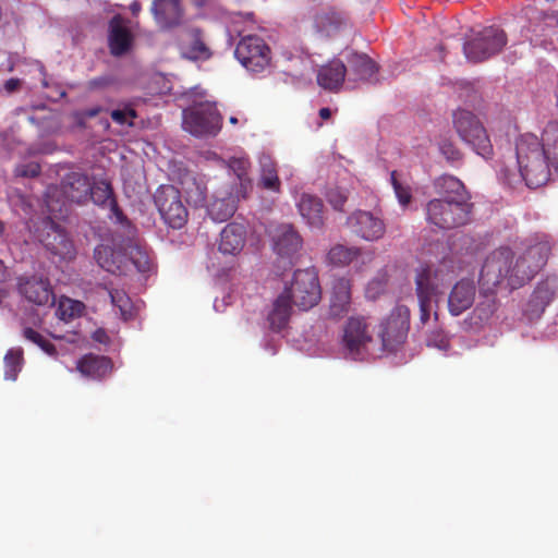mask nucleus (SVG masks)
Instances as JSON below:
<instances>
[{
  "label": "nucleus",
  "instance_id": "nucleus-45",
  "mask_svg": "<svg viewBox=\"0 0 558 558\" xmlns=\"http://www.w3.org/2000/svg\"><path fill=\"white\" fill-rule=\"evenodd\" d=\"M391 184L393 186L396 196L403 207L408 206L412 201V193L409 186L403 185L397 179V172L392 171L390 174Z\"/></svg>",
  "mask_w": 558,
  "mask_h": 558
},
{
  "label": "nucleus",
  "instance_id": "nucleus-27",
  "mask_svg": "<svg viewBox=\"0 0 558 558\" xmlns=\"http://www.w3.org/2000/svg\"><path fill=\"white\" fill-rule=\"evenodd\" d=\"M351 305V282L347 278L333 281L330 296L329 315L333 318L343 317Z\"/></svg>",
  "mask_w": 558,
  "mask_h": 558
},
{
  "label": "nucleus",
  "instance_id": "nucleus-17",
  "mask_svg": "<svg viewBox=\"0 0 558 558\" xmlns=\"http://www.w3.org/2000/svg\"><path fill=\"white\" fill-rule=\"evenodd\" d=\"M150 13L161 31L180 27L185 19V10L181 0H153Z\"/></svg>",
  "mask_w": 558,
  "mask_h": 558
},
{
  "label": "nucleus",
  "instance_id": "nucleus-18",
  "mask_svg": "<svg viewBox=\"0 0 558 558\" xmlns=\"http://www.w3.org/2000/svg\"><path fill=\"white\" fill-rule=\"evenodd\" d=\"M179 49L182 58L191 61H206L213 56L203 29L195 26L189 27L182 33Z\"/></svg>",
  "mask_w": 558,
  "mask_h": 558
},
{
  "label": "nucleus",
  "instance_id": "nucleus-52",
  "mask_svg": "<svg viewBox=\"0 0 558 558\" xmlns=\"http://www.w3.org/2000/svg\"><path fill=\"white\" fill-rule=\"evenodd\" d=\"M420 304V322L425 325L430 317L432 311V299H418Z\"/></svg>",
  "mask_w": 558,
  "mask_h": 558
},
{
  "label": "nucleus",
  "instance_id": "nucleus-9",
  "mask_svg": "<svg viewBox=\"0 0 558 558\" xmlns=\"http://www.w3.org/2000/svg\"><path fill=\"white\" fill-rule=\"evenodd\" d=\"M549 253L550 246L547 242H538L529 246L513 263L512 288H520L531 280L547 263Z\"/></svg>",
  "mask_w": 558,
  "mask_h": 558
},
{
  "label": "nucleus",
  "instance_id": "nucleus-54",
  "mask_svg": "<svg viewBox=\"0 0 558 558\" xmlns=\"http://www.w3.org/2000/svg\"><path fill=\"white\" fill-rule=\"evenodd\" d=\"M102 111H104V108L101 106H94V107L81 110V112L84 114V117L86 119L95 118Z\"/></svg>",
  "mask_w": 558,
  "mask_h": 558
},
{
  "label": "nucleus",
  "instance_id": "nucleus-50",
  "mask_svg": "<svg viewBox=\"0 0 558 558\" xmlns=\"http://www.w3.org/2000/svg\"><path fill=\"white\" fill-rule=\"evenodd\" d=\"M109 295L111 303L119 307L122 313H125L130 305V299L125 292L120 290H110Z\"/></svg>",
  "mask_w": 558,
  "mask_h": 558
},
{
  "label": "nucleus",
  "instance_id": "nucleus-3",
  "mask_svg": "<svg viewBox=\"0 0 558 558\" xmlns=\"http://www.w3.org/2000/svg\"><path fill=\"white\" fill-rule=\"evenodd\" d=\"M472 208L471 202L434 198L426 204V220L441 230L459 228L471 220Z\"/></svg>",
  "mask_w": 558,
  "mask_h": 558
},
{
  "label": "nucleus",
  "instance_id": "nucleus-14",
  "mask_svg": "<svg viewBox=\"0 0 558 558\" xmlns=\"http://www.w3.org/2000/svg\"><path fill=\"white\" fill-rule=\"evenodd\" d=\"M372 340L369 325L365 317L352 316L348 319L343 329V344L353 359H357L365 352Z\"/></svg>",
  "mask_w": 558,
  "mask_h": 558
},
{
  "label": "nucleus",
  "instance_id": "nucleus-24",
  "mask_svg": "<svg viewBox=\"0 0 558 558\" xmlns=\"http://www.w3.org/2000/svg\"><path fill=\"white\" fill-rule=\"evenodd\" d=\"M180 185L189 204L194 207L206 205L207 183L204 175L185 170L180 174Z\"/></svg>",
  "mask_w": 558,
  "mask_h": 558
},
{
  "label": "nucleus",
  "instance_id": "nucleus-39",
  "mask_svg": "<svg viewBox=\"0 0 558 558\" xmlns=\"http://www.w3.org/2000/svg\"><path fill=\"white\" fill-rule=\"evenodd\" d=\"M129 262H131L136 270L142 274H147L153 268V262L149 254L142 246L134 244L129 246L126 254Z\"/></svg>",
  "mask_w": 558,
  "mask_h": 558
},
{
  "label": "nucleus",
  "instance_id": "nucleus-5",
  "mask_svg": "<svg viewBox=\"0 0 558 558\" xmlns=\"http://www.w3.org/2000/svg\"><path fill=\"white\" fill-rule=\"evenodd\" d=\"M453 126L459 137L477 155L485 159L493 156V145L480 120L468 110L459 109L453 113Z\"/></svg>",
  "mask_w": 558,
  "mask_h": 558
},
{
  "label": "nucleus",
  "instance_id": "nucleus-13",
  "mask_svg": "<svg viewBox=\"0 0 558 558\" xmlns=\"http://www.w3.org/2000/svg\"><path fill=\"white\" fill-rule=\"evenodd\" d=\"M43 245L53 255L61 259L75 257V247L65 230L51 219L44 222V229L39 234Z\"/></svg>",
  "mask_w": 558,
  "mask_h": 558
},
{
  "label": "nucleus",
  "instance_id": "nucleus-42",
  "mask_svg": "<svg viewBox=\"0 0 558 558\" xmlns=\"http://www.w3.org/2000/svg\"><path fill=\"white\" fill-rule=\"evenodd\" d=\"M23 337L38 345L44 352L47 354L54 356L57 355V349L49 340H47L41 333L34 330L31 327H25L23 329Z\"/></svg>",
  "mask_w": 558,
  "mask_h": 558
},
{
  "label": "nucleus",
  "instance_id": "nucleus-11",
  "mask_svg": "<svg viewBox=\"0 0 558 558\" xmlns=\"http://www.w3.org/2000/svg\"><path fill=\"white\" fill-rule=\"evenodd\" d=\"M222 125V117L211 104L183 111V128L195 136L216 135Z\"/></svg>",
  "mask_w": 558,
  "mask_h": 558
},
{
  "label": "nucleus",
  "instance_id": "nucleus-4",
  "mask_svg": "<svg viewBox=\"0 0 558 558\" xmlns=\"http://www.w3.org/2000/svg\"><path fill=\"white\" fill-rule=\"evenodd\" d=\"M281 293H286L300 311L315 307L322 300V288L315 268L295 270L290 284Z\"/></svg>",
  "mask_w": 558,
  "mask_h": 558
},
{
  "label": "nucleus",
  "instance_id": "nucleus-51",
  "mask_svg": "<svg viewBox=\"0 0 558 558\" xmlns=\"http://www.w3.org/2000/svg\"><path fill=\"white\" fill-rule=\"evenodd\" d=\"M41 167L37 162H28L26 165L21 166L19 169V174L25 178H36L40 174Z\"/></svg>",
  "mask_w": 558,
  "mask_h": 558
},
{
  "label": "nucleus",
  "instance_id": "nucleus-20",
  "mask_svg": "<svg viewBox=\"0 0 558 558\" xmlns=\"http://www.w3.org/2000/svg\"><path fill=\"white\" fill-rule=\"evenodd\" d=\"M60 186L63 196L72 203L85 204L89 201L90 180L85 173L73 171L65 174Z\"/></svg>",
  "mask_w": 558,
  "mask_h": 558
},
{
  "label": "nucleus",
  "instance_id": "nucleus-47",
  "mask_svg": "<svg viewBox=\"0 0 558 558\" xmlns=\"http://www.w3.org/2000/svg\"><path fill=\"white\" fill-rule=\"evenodd\" d=\"M480 293H481V295H483L485 298V300L481 301L477 304L475 311L478 313V316L481 319H488L496 311L495 292L486 294V293H482L480 291Z\"/></svg>",
  "mask_w": 558,
  "mask_h": 558
},
{
  "label": "nucleus",
  "instance_id": "nucleus-34",
  "mask_svg": "<svg viewBox=\"0 0 558 558\" xmlns=\"http://www.w3.org/2000/svg\"><path fill=\"white\" fill-rule=\"evenodd\" d=\"M241 197H236V192L227 197L215 198L208 206L207 213L209 217L219 222L227 221L236 210V202Z\"/></svg>",
  "mask_w": 558,
  "mask_h": 558
},
{
  "label": "nucleus",
  "instance_id": "nucleus-2",
  "mask_svg": "<svg viewBox=\"0 0 558 558\" xmlns=\"http://www.w3.org/2000/svg\"><path fill=\"white\" fill-rule=\"evenodd\" d=\"M514 255L509 247H499L493 251L485 258L478 278V286L482 293L496 292L498 286L507 282L512 288V274L514 271Z\"/></svg>",
  "mask_w": 558,
  "mask_h": 558
},
{
  "label": "nucleus",
  "instance_id": "nucleus-8",
  "mask_svg": "<svg viewBox=\"0 0 558 558\" xmlns=\"http://www.w3.org/2000/svg\"><path fill=\"white\" fill-rule=\"evenodd\" d=\"M410 317L408 306L397 305L380 323L378 335L384 350L393 352L404 343L410 329Z\"/></svg>",
  "mask_w": 558,
  "mask_h": 558
},
{
  "label": "nucleus",
  "instance_id": "nucleus-63",
  "mask_svg": "<svg viewBox=\"0 0 558 558\" xmlns=\"http://www.w3.org/2000/svg\"><path fill=\"white\" fill-rule=\"evenodd\" d=\"M229 122H230L231 124H236V123H238V118H235V117H230Z\"/></svg>",
  "mask_w": 558,
  "mask_h": 558
},
{
  "label": "nucleus",
  "instance_id": "nucleus-29",
  "mask_svg": "<svg viewBox=\"0 0 558 558\" xmlns=\"http://www.w3.org/2000/svg\"><path fill=\"white\" fill-rule=\"evenodd\" d=\"M347 68L341 60H332L323 65L317 73V83L324 89L338 90L344 82Z\"/></svg>",
  "mask_w": 558,
  "mask_h": 558
},
{
  "label": "nucleus",
  "instance_id": "nucleus-33",
  "mask_svg": "<svg viewBox=\"0 0 558 558\" xmlns=\"http://www.w3.org/2000/svg\"><path fill=\"white\" fill-rule=\"evenodd\" d=\"M444 280L436 279L434 269L428 265H421L416 269L415 286L417 299H432L438 288V284Z\"/></svg>",
  "mask_w": 558,
  "mask_h": 558
},
{
  "label": "nucleus",
  "instance_id": "nucleus-60",
  "mask_svg": "<svg viewBox=\"0 0 558 558\" xmlns=\"http://www.w3.org/2000/svg\"><path fill=\"white\" fill-rule=\"evenodd\" d=\"M331 116V110L329 108H322L319 110V117L323 119V120H327L329 119Z\"/></svg>",
  "mask_w": 558,
  "mask_h": 558
},
{
  "label": "nucleus",
  "instance_id": "nucleus-15",
  "mask_svg": "<svg viewBox=\"0 0 558 558\" xmlns=\"http://www.w3.org/2000/svg\"><path fill=\"white\" fill-rule=\"evenodd\" d=\"M17 291L29 303L38 306L54 304V294L48 278L37 275L17 278Z\"/></svg>",
  "mask_w": 558,
  "mask_h": 558
},
{
  "label": "nucleus",
  "instance_id": "nucleus-44",
  "mask_svg": "<svg viewBox=\"0 0 558 558\" xmlns=\"http://www.w3.org/2000/svg\"><path fill=\"white\" fill-rule=\"evenodd\" d=\"M82 307L83 304L81 302L66 299L60 302L57 313L62 320L69 322L73 317L80 316Z\"/></svg>",
  "mask_w": 558,
  "mask_h": 558
},
{
  "label": "nucleus",
  "instance_id": "nucleus-46",
  "mask_svg": "<svg viewBox=\"0 0 558 558\" xmlns=\"http://www.w3.org/2000/svg\"><path fill=\"white\" fill-rule=\"evenodd\" d=\"M112 120L120 125L133 126V120L137 118L135 109L131 106H125L123 109L112 110L110 113Z\"/></svg>",
  "mask_w": 558,
  "mask_h": 558
},
{
  "label": "nucleus",
  "instance_id": "nucleus-36",
  "mask_svg": "<svg viewBox=\"0 0 558 558\" xmlns=\"http://www.w3.org/2000/svg\"><path fill=\"white\" fill-rule=\"evenodd\" d=\"M4 378L7 380H16L24 365V351L22 348H12L8 350L3 359Z\"/></svg>",
  "mask_w": 558,
  "mask_h": 558
},
{
  "label": "nucleus",
  "instance_id": "nucleus-1",
  "mask_svg": "<svg viewBox=\"0 0 558 558\" xmlns=\"http://www.w3.org/2000/svg\"><path fill=\"white\" fill-rule=\"evenodd\" d=\"M515 155L520 175L529 187L546 184L549 165L558 172V122H548L541 140L531 133L522 134L515 143Z\"/></svg>",
  "mask_w": 558,
  "mask_h": 558
},
{
  "label": "nucleus",
  "instance_id": "nucleus-64",
  "mask_svg": "<svg viewBox=\"0 0 558 558\" xmlns=\"http://www.w3.org/2000/svg\"><path fill=\"white\" fill-rule=\"evenodd\" d=\"M101 123H102V125H104L106 129H108V128L110 126V124H109V121H108V120H104V121H101Z\"/></svg>",
  "mask_w": 558,
  "mask_h": 558
},
{
  "label": "nucleus",
  "instance_id": "nucleus-28",
  "mask_svg": "<svg viewBox=\"0 0 558 558\" xmlns=\"http://www.w3.org/2000/svg\"><path fill=\"white\" fill-rule=\"evenodd\" d=\"M292 305L286 293H280L276 298L267 314V323L271 331L279 332L288 326L292 314Z\"/></svg>",
  "mask_w": 558,
  "mask_h": 558
},
{
  "label": "nucleus",
  "instance_id": "nucleus-6",
  "mask_svg": "<svg viewBox=\"0 0 558 558\" xmlns=\"http://www.w3.org/2000/svg\"><path fill=\"white\" fill-rule=\"evenodd\" d=\"M507 40L504 29L497 26H488L464 41L463 53L470 62H483L499 53L506 46Z\"/></svg>",
  "mask_w": 558,
  "mask_h": 558
},
{
  "label": "nucleus",
  "instance_id": "nucleus-49",
  "mask_svg": "<svg viewBox=\"0 0 558 558\" xmlns=\"http://www.w3.org/2000/svg\"><path fill=\"white\" fill-rule=\"evenodd\" d=\"M439 150L441 155L450 162L460 161L462 159L461 151L456 145L448 138H442L439 142Z\"/></svg>",
  "mask_w": 558,
  "mask_h": 558
},
{
  "label": "nucleus",
  "instance_id": "nucleus-48",
  "mask_svg": "<svg viewBox=\"0 0 558 558\" xmlns=\"http://www.w3.org/2000/svg\"><path fill=\"white\" fill-rule=\"evenodd\" d=\"M326 197L328 203L332 206V208L339 211L343 210L344 205L348 201L347 193L339 187L329 189L326 193Z\"/></svg>",
  "mask_w": 558,
  "mask_h": 558
},
{
  "label": "nucleus",
  "instance_id": "nucleus-10",
  "mask_svg": "<svg viewBox=\"0 0 558 558\" xmlns=\"http://www.w3.org/2000/svg\"><path fill=\"white\" fill-rule=\"evenodd\" d=\"M235 58L248 71L260 73L270 64V48L256 35L243 37L236 45Z\"/></svg>",
  "mask_w": 558,
  "mask_h": 558
},
{
  "label": "nucleus",
  "instance_id": "nucleus-57",
  "mask_svg": "<svg viewBox=\"0 0 558 558\" xmlns=\"http://www.w3.org/2000/svg\"><path fill=\"white\" fill-rule=\"evenodd\" d=\"M93 339L99 343H107L109 340V337L104 329H97L93 333Z\"/></svg>",
  "mask_w": 558,
  "mask_h": 558
},
{
  "label": "nucleus",
  "instance_id": "nucleus-31",
  "mask_svg": "<svg viewBox=\"0 0 558 558\" xmlns=\"http://www.w3.org/2000/svg\"><path fill=\"white\" fill-rule=\"evenodd\" d=\"M299 211L303 219L313 227L322 228L324 225L323 209L324 204L317 196L311 194H303L298 204Z\"/></svg>",
  "mask_w": 558,
  "mask_h": 558
},
{
  "label": "nucleus",
  "instance_id": "nucleus-26",
  "mask_svg": "<svg viewBox=\"0 0 558 558\" xmlns=\"http://www.w3.org/2000/svg\"><path fill=\"white\" fill-rule=\"evenodd\" d=\"M246 241V229L240 223H228L220 232L218 250L223 255L235 256L243 250Z\"/></svg>",
  "mask_w": 558,
  "mask_h": 558
},
{
  "label": "nucleus",
  "instance_id": "nucleus-38",
  "mask_svg": "<svg viewBox=\"0 0 558 558\" xmlns=\"http://www.w3.org/2000/svg\"><path fill=\"white\" fill-rule=\"evenodd\" d=\"M260 165V183L265 189L278 191L280 181L277 174L276 166L269 156L259 158Z\"/></svg>",
  "mask_w": 558,
  "mask_h": 558
},
{
  "label": "nucleus",
  "instance_id": "nucleus-32",
  "mask_svg": "<svg viewBox=\"0 0 558 558\" xmlns=\"http://www.w3.org/2000/svg\"><path fill=\"white\" fill-rule=\"evenodd\" d=\"M349 80L368 81L378 71L376 63L366 54L353 53L349 60Z\"/></svg>",
  "mask_w": 558,
  "mask_h": 558
},
{
  "label": "nucleus",
  "instance_id": "nucleus-53",
  "mask_svg": "<svg viewBox=\"0 0 558 558\" xmlns=\"http://www.w3.org/2000/svg\"><path fill=\"white\" fill-rule=\"evenodd\" d=\"M107 206L110 208L111 216L116 218L117 222L123 223L124 221H126V217L123 214V210L119 207L116 197L111 199V202L108 203Z\"/></svg>",
  "mask_w": 558,
  "mask_h": 558
},
{
  "label": "nucleus",
  "instance_id": "nucleus-25",
  "mask_svg": "<svg viewBox=\"0 0 558 558\" xmlns=\"http://www.w3.org/2000/svg\"><path fill=\"white\" fill-rule=\"evenodd\" d=\"M475 284L470 279H461L451 289L448 296V310L451 315L459 316L469 310L475 299Z\"/></svg>",
  "mask_w": 558,
  "mask_h": 558
},
{
  "label": "nucleus",
  "instance_id": "nucleus-41",
  "mask_svg": "<svg viewBox=\"0 0 558 558\" xmlns=\"http://www.w3.org/2000/svg\"><path fill=\"white\" fill-rule=\"evenodd\" d=\"M460 268V263L457 260L454 255L448 254L441 258L437 267L434 269V276L436 279L446 280L447 277H451Z\"/></svg>",
  "mask_w": 558,
  "mask_h": 558
},
{
  "label": "nucleus",
  "instance_id": "nucleus-43",
  "mask_svg": "<svg viewBox=\"0 0 558 558\" xmlns=\"http://www.w3.org/2000/svg\"><path fill=\"white\" fill-rule=\"evenodd\" d=\"M426 345L440 351H448L450 348V339L442 328L437 327L428 332Z\"/></svg>",
  "mask_w": 558,
  "mask_h": 558
},
{
  "label": "nucleus",
  "instance_id": "nucleus-58",
  "mask_svg": "<svg viewBox=\"0 0 558 558\" xmlns=\"http://www.w3.org/2000/svg\"><path fill=\"white\" fill-rule=\"evenodd\" d=\"M72 117L77 126H80V128L86 126L87 119L84 117V114L81 112V110L73 112Z\"/></svg>",
  "mask_w": 558,
  "mask_h": 558
},
{
  "label": "nucleus",
  "instance_id": "nucleus-62",
  "mask_svg": "<svg viewBox=\"0 0 558 558\" xmlns=\"http://www.w3.org/2000/svg\"><path fill=\"white\" fill-rule=\"evenodd\" d=\"M47 207L49 208V210H50L51 213H53V211L56 210V209H54V207H53V205H52V202H51V199H50L49 197H48V199H47Z\"/></svg>",
  "mask_w": 558,
  "mask_h": 558
},
{
  "label": "nucleus",
  "instance_id": "nucleus-30",
  "mask_svg": "<svg viewBox=\"0 0 558 558\" xmlns=\"http://www.w3.org/2000/svg\"><path fill=\"white\" fill-rule=\"evenodd\" d=\"M435 187L441 195L440 198H447L459 202H470V194L462 181L449 174H444L435 181Z\"/></svg>",
  "mask_w": 558,
  "mask_h": 558
},
{
  "label": "nucleus",
  "instance_id": "nucleus-59",
  "mask_svg": "<svg viewBox=\"0 0 558 558\" xmlns=\"http://www.w3.org/2000/svg\"><path fill=\"white\" fill-rule=\"evenodd\" d=\"M142 10V5L138 1H134L130 4V11L132 15L136 16Z\"/></svg>",
  "mask_w": 558,
  "mask_h": 558
},
{
  "label": "nucleus",
  "instance_id": "nucleus-40",
  "mask_svg": "<svg viewBox=\"0 0 558 558\" xmlns=\"http://www.w3.org/2000/svg\"><path fill=\"white\" fill-rule=\"evenodd\" d=\"M360 254L356 247H348L341 244L335 245L328 253V259L331 264L337 266L349 265Z\"/></svg>",
  "mask_w": 558,
  "mask_h": 558
},
{
  "label": "nucleus",
  "instance_id": "nucleus-7",
  "mask_svg": "<svg viewBox=\"0 0 558 558\" xmlns=\"http://www.w3.org/2000/svg\"><path fill=\"white\" fill-rule=\"evenodd\" d=\"M155 205L165 223L180 229L187 222L189 213L181 199V192L173 185H161L154 195Z\"/></svg>",
  "mask_w": 558,
  "mask_h": 558
},
{
  "label": "nucleus",
  "instance_id": "nucleus-61",
  "mask_svg": "<svg viewBox=\"0 0 558 558\" xmlns=\"http://www.w3.org/2000/svg\"><path fill=\"white\" fill-rule=\"evenodd\" d=\"M5 271H7V268L4 266V263L2 260H0V279H4L5 277Z\"/></svg>",
  "mask_w": 558,
  "mask_h": 558
},
{
  "label": "nucleus",
  "instance_id": "nucleus-22",
  "mask_svg": "<svg viewBox=\"0 0 558 558\" xmlns=\"http://www.w3.org/2000/svg\"><path fill=\"white\" fill-rule=\"evenodd\" d=\"M275 252L282 257H292L302 247V238L292 225L283 223L272 232Z\"/></svg>",
  "mask_w": 558,
  "mask_h": 558
},
{
  "label": "nucleus",
  "instance_id": "nucleus-19",
  "mask_svg": "<svg viewBox=\"0 0 558 558\" xmlns=\"http://www.w3.org/2000/svg\"><path fill=\"white\" fill-rule=\"evenodd\" d=\"M96 263L113 275H125L129 267L126 253L108 244H99L94 250Z\"/></svg>",
  "mask_w": 558,
  "mask_h": 558
},
{
  "label": "nucleus",
  "instance_id": "nucleus-35",
  "mask_svg": "<svg viewBox=\"0 0 558 558\" xmlns=\"http://www.w3.org/2000/svg\"><path fill=\"white\" fill-rule=\"evenodd\" d=\"M228 165L239 180V187L235 190L236 197L245 198L248 191L252 189V181L248 177V159L245 157H232Z\"/></svg>",
  "mask_w": 558,
  "mask_h": 558
},
{
  "label": "nucleus",
  "instance_id": "nucleus-56",
  "mask_svg": "<svg viewBox=\"0 0 558 558\" xmlns=\"http://www.w3.org/2000/svg\"><path fill=\"white\" fill-rule=\"evenodd\" d=\"M21 85V81L19 78H10L4 83V88L9 93L15 92Z\"/></svg>",
  "mask_w": 558,
  "mask_h": 558
},
{
  "label": "nucleus",
  "instance_id": "nucleus-23",
  "mask_svg": "<svg viewBox=\"0 0 558 558\" xmlns=\"http://www.w3.org/2000/svg\"><path fill=\"white\" fill-rule=\"evenodd\" d=\"M133 34L120 15L109 22V48L112 56L121 57L129 52L133 44Z\"/></svg>",
  "mask_w": 558,
  "mask_h": 558
},
{
  "label": "nucleus",
  "instance_id": "nucleus-12",
  "mask_svg": "<svg viewBox=\"0 0 558 558\" xmlns=\"http://www.w3.org/2000/svg\"><path fill=\"white\" fill-rule=\"evenodd\" d=\"M348 227L359 238L365 241H377L386 232L385 221L378 211L357 209L347 220Z\"/></svg>",
  "mask_w": 558,
  "mask_h": 558
},
{
  "label": "nucleus",
  "instance_id": "nucleus-55",
  "mask_svg": "<svg viewBox=\"0 0 558 558\" xmlns=\"http://www.w3.org/2000/svg\"><path fill=\"white\" fill-rule=\"evenodd\" d=\"M109 81L106 77L93 78L88 82L89 89H97L107 86Z\"/></svg>",
  "mask_w": 558,
  "mask_h": 558
},
{
  "label": "nucleus",
  "instance_id": "nucleus-37",
  "mask_svg": "<svg viewBox=\"0 0 558 558\" xmlns=\"http://www.w3.org/2000/svg\"><path fill=\"white\" fill-rule=\"evenodd\" d=\"M114 198V192L111 183L108 180L101 179L90 183L89 199L100 207H107V204Z\"/></svg>",
  "mask_w": 558,
  "mask_h": 558
},
{
  "label": "nucleus",
  "instance_id": "nucleus-16",
  "mask_svg": "<svg viewBox=\"0 0 558 558\" xmlns=\"http://www.w3.org/2000/svg\"><path fill=\"white\" fill-rule=\"evenodd\" d=\"M558 291V278L549 276L537 283L524 307V315L530 319H538L546 307L554 301Z\"/></svg>",
  "mask_w": 558,
  "mask_h": 558
},
{
  "label": "nucleus",
  "instance_id": "nucleus-21",
  "mask_svg": "<svg viewBox=\"0 0 558 558\" xmlns=\"http://www.w3.org/2000/svg\"><path fill=\"white\" fill-rule=\"evenodd\" d=\"M76 369L85 378L102 380L112 373L113 363L108 356L87 353L77 360Z\"/></svg>",
  "mask_w": 558,
  "mask_h": 558
}]
</instances>
